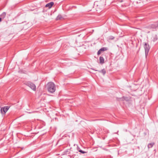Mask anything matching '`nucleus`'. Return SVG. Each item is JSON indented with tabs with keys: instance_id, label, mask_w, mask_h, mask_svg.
I'll return each mask as SVG.
<instances>
[{
	"instance_id": "obj_16",
	"label": "nucleus",
	"mask_w": 158,
	"mask_h": 158,
	"mask_svg": "<svg viewBox=\"0 0 158 158\" xmlns=\"http://www.w3.org/2000/svg\"><path fill=\"white\" fill-rule=\"evenodd\" d=\"M69 151H70L69 149H68L66 150V152H69Z\"/></svg>"
},
{
	"instance_id": "obj_10",
	"label": "nucleus",
	"mask_w": 158,
	"mask_h": 158,
	"mask_svg": "<svg viewBox=\"0 0 158 158\" xmlns=\"http://www.w3.org/2000/svg\"><path fill=\"white\" fill-rule=\"evenodd\" d=\"M62 18V16L60 15H59L56 17V20H59L61 19Z\"/></svg>"
},
{
	"instance_id": "obj_17",
	"label": "nucleus",
	"mask_w": 158,
	"mask_h": 158,
	"mask_svg": "<svg viewBox=\"0 0 158 158\" xmlns=\"http://www.w3.org/2000/svg\"><path fill=\"white\" fill-rule=\"evenodd\" d=\"M1 20H2V18H0V22L1 21Z\"/></svg>"
},
{
	"instance_id": "obj_2",
	"label": "nucleus",
	"mask_w": 158,
	"mask_h": 158,
	"mask_svg": "<svg viewBox=\"0 0 158 158\" xmlns=\"http://www.w3.org/2000/svg\"><path fill=\"white\" fill-rule=\"evenodd\" d=\"M25 84L30 87L33 90L35 91L36 90V86L33 83L30 82H26Z\"/></svg>"
},
{
	"instance_id": "obj_14",
	"label": "nucleus",
	"mask_w": 158,
	"mask_h": 158,
	"mask_svg": "<svg viewBox=\"0 0 158 158\" xmlns=\"http://www.w3.org/2000/svg\"><path fill=\"white\" fill-rule=\"evenodd\" d=\"M101 51L100 50V49L99 50V51L98 52L97 54L98 55H99L101 52Z\"/></svg>"
},
{
	"instance_id": "obj_7",
	"label": "nucleus",
	"mask_w": 158,
	"mask_h": 158,
	"mask_svg": "<svg viewBox=\"0 0 158 158\" xmlns=\"http://www.w3.org/2000/svg\"><path fill=\"white\" fill-rule=\"evenodd\" d=\"M154 144V142H152L151 143H148V148H152Z\"/></svg>"
},
{
	"instance_id": "obj_9",
	"label": "nucleus",
	"mask_w": 158,
	"mask_h": 158,
	"mask_svg": "<svg viewBox=\"0 0 158 158\" xmlns=\"http://www.w3.org/2000/svg\"><path fill=\"white\" fill-rule=\"evenodd\" d=\"M6 13L5 12H3L2 14L0 15L1 17V18L2 19H4L6 17Z\"/></svg>"
},
{
	"instance_id": "obj_3",
	"label": "nucleus",
	"mask_w": 158,
	"mask_h": 158,
	"mask_svg": "<svg viewBox=\"0 0 158 158\" xmlns=\"http://www.w3.org/2000/svg\"><path fill=\"white\" fill-rule=\"evenodd\" d=\"M146 56L148 55L150 48L148 44L145 43L144 45Z\"/></svg>"
},
{
	"instance_id": "obj_8",
	"label": "nucleus",
	"mask_w": 158,
	"mask_h": 158,
	"mask_svg": "<svg viewBox=\"0 0 158 158\" xmlns=\"http://www.w3.org/2000/svg\"><path fill=\"white\" fill-rule=\"evenodd\" d=\"M95 71H98L99 73H102V74H103V75H104L105 74V73H106V71L105 69H103L101 71H98V70H95Z\"/></svg>"
},
{
	"instance_id": "obj_13",
	"label": "nucleus",
	"mask_w": 158,
	"mask_h": 158,
	"mask_svg": "<svg viewBox=\"0 0 158 158\" xmlns=\"http://www.w3.org/2000/svg\"><path fill=\"white\" fill-rule=\"evenodd\" d=\"M114 37L112 36H110L109 37V39H110V40H113L114 39Z\"/></svg>"
},
{
	"instance_id": "obj_4",
	"label": "nucleus",
	"mask_w": 158,
	"mask_h": 158,
	"mask_svg": "<svg viewBox=\"0 0 158 158\" xmlns=\"http://www.w3.org/2000/svg\"><path fill=\"white\" fill-rule=\"evenodd\" d=\"M9 109L8 106H5L1 109V112L2 114H4Z\"/></svg>"
},
{
	"instance_id": "obj_6",
	"label": "nucleus",
	"mask_w": 158,
	"mask_h": 158,
	"mask_svg": "<svg viewBox=\"0 0 158 158\" xmlns=\"http://www.w3.org/2000/svg\"><path fill=\"white\" fill-rule=\"evenodd\" d=\"M100 63L101 64H103L104 62V59L102 56H100L99 58Z\"/></svg>"
},
{
	"instance_id": "obj_5",
	"label": "nucleus",
	"mask_w": 158,
	"mask_h": 158,
	"mask_svg": "<svg viewBox=\"0 0 158 158\" xmlns=\"http://www.w3.org/2000/svg\"><path fill=\"white\" fill-rule=\"evenodd\" d=\"M54 4V2H51L47 4L46 6V7H48L49 8H50L52 7V6Z\"/></svg>"
},
{
	"instance_id": "obj_1",
	"label": "nucleus",
	"mask_w": 158,
	"mask_h": 158,
	"mask_svg": "<svg viewBox=\"0 0 158 158\" xmlns=\"http://www.w3.org/2000/svg\"><path fill=\"white\" fill-rule=\"evenodd\" d=\"M48 90V91L51 93H53L56 90V86L52 82H48L47 84Z\"/></svg>"
},
{
	"instance_id": "obj_12",
	"label": "nucleus",
	"mask_w": 158,
	"mask_h": 158,
	"mask_svg": "<svg viewBox=\"0 0 158 158\" xmlns=\"http://www.w3.org/2000/svg\"><path fill=\"white\" fill-rule=\"evenodd\" d=\"M78 151L82 153H83V154H84V153H86L87 152H85L84 151H82V150H81L80 149L79 150H78Z\"/></svg>"
},
{
	"instance_id": "obj_11",
	"label": "nucleus",
	"mask_w": 158,
	"mask_h": 158,
	"mask_svg": "<svg viewBox=\"0 0 158 158\" xmlns=\"http://www.w3.org/2000/svg\"><path fill=\"white\" fill-rule=\"evenodd\" d=\"M107 50V48H102L100 49V50L101 51H105Z\"/></svg>"
},
{
	"instance_id": "obj_15",
	"label": "nucleus",
	"mask_w": 158,
	"mask_h": 158,
	"mask_svg": "<svg viewBox=\"0 0 158 158\" xmlns=\"http://www.w3.org/2000/svg\"><path fill=\"white\" fill-rule=\"evenodd\" d=\"M103 150H104L106 151H108V150L107 149H106V148H103Z\"/></svg>"
}]
</instances>
